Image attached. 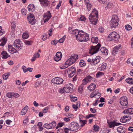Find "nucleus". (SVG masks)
<instances>
[{"label":"nucleus","instance_id":"1","mask_svg":"<svg viewBox=\"0 0 133 133\" xmlns=\"http://www.w3.org/2000/svg\"><path fill=\"white\" fill-rule=\"evenodd\" d=\"M98 16V11L96 9H94L89 17L92 24H96L97 21Z\"/></svg>","mask_w":133,"mask_h":133},{"label":"nucleus","instance_id":"2","mask_svg":"<svg viewBox=\"0 0 133 133\" xmlns=\"http://www.w3.org/2000/svg\"><path fill=\"white\" fill-rule=\"evenodd\" d=\"M78 55H72L70 58L68 59L65 62V65H67V66H62L61 67V69H64L68 66H70L71 64L75 62L76 60L77 59Z\"/></svg>","mask_w":133,"mask_h":133},{"label":"nucleus","instance_id":"3","mask_svg":"<svg viewBox=\"0 0 133 133\" xmlns=\"http://www.w3.org/2000/svg\"><path fill=\"white\" fill-rule=\"evenodd\" d=\"M80 32L78 36H77V39L81 42H86L89 40V38L88 34L82 31H80Z\"/></svg>","mask_w":133,"mask_h":133},{"label":"nucleus","instance_id":"4","mask_svg":"<svg viewBox=\"0 0 133 133\" xmlns=\"http://www.w3.org/2000/svg\"><path fill=\"white\" fill-rule=\"evenodd\" d=\"M119 21V18L116 15H113L112 17V19L110 21L111 28H116L117 26L118 25Z\"/></svg>","mask_w":133,"mask_h":133},{"label":"nucleus","instance_id":"5","mask_svg":"<svg viewBox=\"0 0 133 133\" xmlns=\"http://www.w3.org/2000/svg\"><path fill=\"white\" fill-rule=\"evenodd\" d=\"M101 46V44L98 43L97 45L91 47V49L89 50V53L92 55L98 52Z\"/></svg>","mask_w":133,"mask_h":133},{"label":"nucleus","instance_id":"6","mask_svg":"<svg viewBox=\"0 0 133 133\" xmlns=\"http://www.w3.org/2000/svg\"><path fill=\"white\" fill-rule=\"evenodd\" d=\"M79 127V125L78 123L73 122H71L69 125V130L75 131L77 130Z\"/></svg>","mask_w":133,"mask_h":133},{"label":"nucleus","instance_id":"7","mask_svg":"<svg viewBox=\"0 0 133 133\" xmlns=\"http://www.w3.org/2000/svg\"><path fill=\"white\" fill-rule=\"evenodd\" d=\"M76 72V69L74 67H72L68 69L67 73L69 77H71L74 76Z\"/></svg>","mask_w":133,"mask_h":133},{"label":"nucleus","instance_id":"8","mask_svg":"<svg viewBox=\"0 0 133 133\" xmlns=\"http://www.w3.org/2000/svg\"><path fill=\"white\" fill-rule=\"evenodd\" d=\"M63 79L60 77H55L53 78L51 80L52 82L56 84H62L63 82Z\"/></svg>","mask_w":133,"mask_h":133},{"label":"nucleus","instance_id":"9","mask_svg":"<svg viewBox=\"0 0 133 133\" xmlns=\"http://www.w3.org/2000/svg\"><path fill=\"white\" fill-rule=\"evenodd\" d=\"M27 18L31 24L33 25L35 23L36 20L35 19V17L33 14L30 13L28 16Z\"/></svg>","mask_w":133,"mask_h":133},{"label":"nucleus","instance_id":"10","mask_svg":"<svg viewBox=\"0 0 133 133\" xmlns=\"http://www.w3.org/2000/svg\"><path fill=\"white\" fill-rule=\"evenodd\" d=\"M51 16L49 11L45 13L43 15V19L44 20V22L45 23L48 22L49 19L51 18Z\"/></svg>","mask_w":133,"mask_h":133},{"label":"nucleus","instance_id":"11","mask_svg":"<svg viewBox=\"0 0 133 133\" xmlns=\"http://www.w3.org/2000/svg\"><path fill=\"white\" fill-rule=\"evenodd\" d=\"M120 103L122 106H126L128 104L127 97H121L120 99Z\"/></svg>","mask_w":133,"mask_h":133},{"label":"nucleus","instance_id":"12","mask_svg":"<svg viewBox=\"0 0 133 133\" xmlns=\"http://www.w3.org/2000/svg\"><path fill=\"white\" fill-rule=\"evenodd\" d=\"M100 57L99 56L96 57L95 58L92 59L91 64L92 65H95L99 62L100 61Z\"/></svg>","mask_w":133,"mask_h":133},{"label":"nucleus","instance_id":"13","mask_svg":"<svg viewBox=\"0 0 133 133\" xmlns=\"http://www.w3.org/2000/svg\"><path fill=\"white\" fill-rule=\"evenodd\" d=\"M104 4L106 6L105 8V9L106 10L111 8L113 6L112 3L107 0H105Z\"/></svg>","mask_w":133,"mask_h":133},{"label":"nucleus","instance_id":"14","mask_svg":"<svg viewBox=\"0 0 133 133\" xmlns=\"http://www.w3.org/2000/svg\"><path fill=\"white\" fill-rule=\"evenodd\" d=\"M62 56L61 52H57L56 55L55 56L54 59L56 61L60 60Z\"/></svg>","mask_w":133,"mask_h":133},{"label":"nucleus","instance_id":"15","mask_svg":"<svg viewBox=\"0 0 133 133\" xmlns=\"http://www.w3.org/2000/svg\"><path fill=\"white\" fill-rule=\"evenodd\" d=\"M131 119V117L130 116H123L120 119V121L123 123H125L129 121Z\"/></svg>","mask_w":133,"mask_h":133},{"label":"nucleus","instance_id":"16","mask_svg":"<svg viewBox=\"0 0 133 133\" xmlns=\"http://www.w3.org/2000/svg\"><path fill=\"white\" fill-rule=\"evenodd\" d=\"M107 123L110 128L114 127L115 126H117L121 124V123H119L112 122H109L108 121Z\"/></svg>","mask_w":133,"mask_h":133},{"label":"nucleus","instance_id":"17","mask_svg":"<svg viewBox=\"0 0 133 133\" xmlns=\"http://www.w3.org/2000/svg\"><path fill=\"white\" fill-rule=\"evenodd\" d=\"M9 52L11 53L14 54L17 52V50L13 48L12 45H9L8 46Z\"/></svg>","mask_w":133,"mask_h":133},{"label":"nucleus","instance_id":"18","mask_svg":"<svg viewBox=\"0 0 133 133\" xmlns=\"http://www.w3.org/2000/svg\"><path fill=\"white\" fill-rule=\"evenodd\" d=\"M123 113L124 114H133V108H130L127 109L125 110L123 112Z\"/></svg>","mask_w":133,"mask_h":133},{"label":"nucleus","instance_id":"19","mask_svg":"<svg viewBox=\"0 0 133 133\" xmlns=\"http://www.w3.org/2000/svg\"><path fill=\"white\" fill-rule=\"evenodd\" d=\"M121 47V45H119L115 47L113 50L112 55L114 56L116 54V53L118 51L119 49V48H120Z\"/></svg>","mask_w":133,"mask_h":133},{"label":"nucleus","instance_id":"20","mask_svg":"<svg viewBox=\"0 0 133 133\" xmlns=\"http://www.w3.org/2000/svg\"><path fill=\"white\" fill-rule=\"evenodd\" d=\"M41 3L45 6H47L49 4L48 0H39Z\"/></svg>","mask_w":133,"mask_h":133},{"label":"nucleus","instance_id":"21","mask_svg":"<svg viewBox=\"0 0 133 133\" xmlns=\"http://www.w3.org/2000/svg\"><path fill=\"white\" fill-rule=\"evenodd\" d=\"M96 86L95 84L91 83L87 88L90 91H92L94 90L96 88Z\"/></svg>","mask_w":133,"mask_h":133},{"label":"nucleus","instance_id":"22","mask_svg":"<svg viewBox=\"0 0 133 133\" xmlns=\"http://www.w3.org/2000/svg\"><path fill=\"white\" fill-rule=\"evenodd\" d=\"M100 51L105 55H107L108 54V50L105 47H102L100 49Z\"/></svg>","mask_w":133,"mask_h":133},{"label":"nucleus","instance_id":"23","mask_svg":"<svg viewBox=\"0 0 133 133\" xmlns=\"http://www.w3.org/2000/svg\"><path fill=\"white\" fill-rule=\"evenodd\" d=\"M28 109V107L27 105L25 106L24 108L23 109L21 112V115H25Z\"/></svg>","mask_w":133,"mask_h":133},{"label":"nucleus","instance_id":"24","mask_svg":"<svg viewBox=\"0 0 133 133\" xmlns=\"http://www.w3.org/2000/svg\"><path fill=\"white\" fill-rule=\"evenodd\" d=\"M1 54L2 56V57L3 58H7L10 56L8 54L6 51H4L2 52Z\"/></svg>","mask_w":133,"mask_h":133},{"label":"nucleus","instance_id":"25","mask_svg":"<svg viewBox=\"0 0 133 133\" xmlns=\"http://www.w3.org/2000/svg\"><path fill=\"white\" fill-rule=\"evenodd\" d=\"M28 8L29 11L33 12L35 10V7L34 4H31L28 6Z\"/></svg>","mask_w":133,"mask_h":133},{"label":"nucleus","instance_id":"26","mask_svg":"<svg viewBox=\"0 0 133 133\" xmlns=\"http://www.w3.org/2000/svg\"><path fill=\"white\" fill-rule=\"evenodd\" d=\"M72 31L71 34H74L77 38V36H78L80 32H79L78 30L77 29L73 30Z\"/></svg>","mask_w":133,"mask_h":133},{"label":"nucleus","instance_id":"27","mask_svg":"<svg viewBox=\"0 0 133 133\" xmlns=\"http://www.w3.org/2000/svg\"><path fill=\"white\" fill-rule=\"evenodd\" d=\"M66 85L68 88L70 90L71 93L73 91V85L72 84L69 83L67 84Z\"/></svg>","mask_w":133,"mask_h":133},{"label":"nucleus","instance_id":"28","mask_svg":"<svg viewBox=\"0 0 133 133\" xmlns=\"http://www.w3.org/2000/svg\"><path fill=\"white\" fill-rule=\"evenodd\" d=\"M91 42L92 43H97L98 42V39L97 37H93L91 38Z\"/></svg>","mask_w":133,"mask_h":133},{"label":"nucleus","instance_id":"29","mask_svg":"<svg viewBox=\"0 0 133 133\" xmlns=\"http://www.w3.org/2000/svg\"><path fill=\"white\" fill-rule=\"evenodd\" d=\"M125 81L127 83L129 84H133V78L129 77L125 80Z\"/></svg>","mask_w":133,"mask_h":133},{"label":"nucleus","instance_id":"30","mask_svg":"<svg viewBox=\"0 0 133 133\" xmlns=\"http://www.w3.org/2000/svg\"><path fill=\"white\" fill-rule=\"evenodd\" d=\"M56 123L55 122H52L49 124L50 129L53 128L56 125Z\"/></svg>","mask_w":133,"mask_h":133},{"label":"nucleus","instance_id":"31","mask_svg":"<svg viewBox=\"0 0 133 133\" xmlns=\"http://www.w3.org/2000/svg\"><path fill=\"white\" fill-rule=\"evenodd\" d=\"M10 74V73L8 72L6 73L3 75V79L4 80H6L9 77Z\"/></svg>","mask_w":133,"mask_h":133},{"label":"nucleus","instance_id":"32","mask_svg":"<svg viewBox=\"0 0 133 133\" xmlns=\"http://www.w3.org/2000/svg\"><path fill=\"white\" fill-rule=\"evenodd\" d=\"M1 42L0 44V46H4L6 43V40L4 38H2L1 39Z\"/></svg>","mask_w":133,"mask_h":133},{"label":"nucleus","instance_id":"33","mask_svg":"<svg viewBox=\"0 0 133 133\" xmlns=\"http://www.w3.org/2000/svg\"><path fill=\"white\" fill-rule=\"evenodd\" d=\"M87 121L86 120H80V123L81 124V127H82L84 126L85 124H86Z\"/></svg>","mask_w":133,"mask_h":133},{"label":"nucleus","instance_id":"34","mask_svg":"<svg viewBox=\"0 0 133 133\" xmlns=\"http://www.w3.org/2000/svg\"><path fill=\"white\" fill-rule=\"evenodd\" d=\"M115 35V36H114V38H111V40L116 41L119 38L120 36L117 33L116 35V34Z\"/></svg>","mask_w":133,"mask_h":133},{"label":"nucleus","instance_id":"35","mask_svg":"<svg viewBox=\"0 0 133 133\" xmlns=\"http://www.w3.org/2000/svg\"><path fill=\"white\" fill-rule=\"evenodd\" d=\"M29 37L28 34L27 32L23 33L22 35V38L24 39H26Z\"/></svg>","mask_w":133,"mask_h":133},{"label":"nucleus","instance_id":"36","mask_svg":"<svg viewBox=\"0 0 133 133\" xmlns=\"http://www.w3.org/2000/svg\"><path fill=\"white\" fill-rule=\"evenodd\" d=\"M79 64L80 66L81 67H83L86 65L85 62L83 60H81L80 61Z\"/></svg>","mask_w":133,"mask_h":133},{"label":"nucleus","instance_id":"37","mask_svg":"<svg viewBox=\"0 0 133 133\" xmlns=\"http://www.w3.org/2000/svg\"><path fill=\"white\" fill-rule=\"evenodd\" d=\"M117 34V33H116V32L114 31L113 32L111 33V34H110L109 35V38H110L111 37V38H114V36H115V35Z\"/></svg>","mask_w":133,"mask_h":133},{"label":"nucleus","instance_id":"38","mask_svg":"<svg viewBox=\"0 0 133 133\" xmlns=\"http://www.w3.org/2000/svg\"><path fill=\"white\" fill-rule=\"evenodd\" d=\"M70 97L72 101L75 102L77 100V98L76 97H74L72 95H70Z\"/></svg>","mask_w":133,"mask_h":133},{"label":"nucleus","instance_id":"39","mask_svg":"<svg viewBox=\"0 0 133 133\" xmlns=\"http://www.w3.org/2000/svg\"><path fill=\"white\" fill-rule=\"evenodd\" d=\"M117 131L121 133H123V132L124 131L123 130V127H118L117 128Z\"/></svg>","mask_w":133,"mask_h":133},{"label":"nucleus","instance_id":"40","mask_svg":"<svg viewBox=\"0 0 133 133\" xmlns=\"http://www.w3.org/2000/svg\"><path fill=\"white\" fill-rule=\"evenodd\" d=\"M85 78L87 81L88 82L91 81L92 79H93V78L91 77L90 75H89L87 76L86 77H85Z\"/></svg>","mask_w":133,"mask_h":133},{"label":"nucleus","instance_id":"41","mask_svg":"<svg viewBox=\"0 0 133 133\" xmlns=\"http://www.w3.org/2000/svg\"><path fill=\"white\" fill-rule=\"evenodd\" d=\"M125 28L126 30H130L132 29L131 26L129 25H126L125 26Z\"/></svg>","mask_w":133,"mask_h":133},{"label":"nucleus","instance_id":"42","mask_svg":"<svg viewBox=\"0 0 133 133\" xmlns=\"http://www.w3.org/2000/svg\"><path fill=\"white\" fill-rule=\"evenodd\" d=\"M64 92H66V93H71L70 91V90H69L67 88L66 85V86L64 87Z\"/></svg>","mask_w":133,"mask_h":133},{"label":"nucleus","instance_id":"43","mask_svg":"<svg viewBox=\"0 0 133 133\" xmlns=\"http://www.w3.org/2000/svg\"><path fill=\"white\" fill-rule=\"evenodd\" d=\"M103 75V73L99 71L96 74V77L98 78L99 77L102 76Z\"/></svg>","mask_w":133,"mask_h":133},{"label":"nucleus","instance_id":"44","mask_svg":"<svg viewBox=\"0 0 133 133\" xmlns=\"http://www.w3.org/2000/svg\"><path fill=\"white\" fill-rule=\"evenodd\" d=\"M84 86L82 85H81L79 87L78 89V91L80 93H81L82 91L83 90V88Z\"/></svg>","mask_w":133,"mask_h":133},{"label":"nucleus","instance_id":"45","mask_svg":"<svg viewBox=\"0 0 133 133\" xmlns=\"http://www.w3.org/2000/svg\"><path fill=\"white\" fill-rule=\"evenodd\" d=\"M87 6V9H88V10L89 11L91 10V5L90 3H89L88 4H86Z\"/></svg>","mask_w":133,"mask_h":133},{"label":"nucleus","instance_id":"46","mask_svg":"<svg viewBox=\"0 0 133 133\" xmlns=\"http://www.w3.org/2000/svg\"><path fill=\"white\" fill-rule=\"evenodd\" d=\"M65 36H64L62 38H60L58 42L61 43H63L64 41V39L65 38Z\"/></svg>","mask_w":133,"mask_h":133},{"label":"nucleus","instance_id":"47","mask_svg":"<svg viewBox=\"0 0 133 133\" xmlns=\"http://www.w3.org/2000/svg\"><path fill=\"white\" fill-rule=\"evenodd\" d=\"M6 95L9 98H11L13 96L12 93L11 92H8L6 94Z\"/></svg>","mask_w":133,"mask_h":133},{"label":"nucleus","instance_id":"48","mask_svg":"<svg viewBox=\"0 0 133 133\" xmlns=\"http://www.w3.org/2000/svg\"><path fill=\"white\" fill-rule=\"evenodd\" d=\"M21 12L23 15H26V10L24 8H23L21 10Z\"/></svg>","mask_w":133,"mask_h":133},{"label":"nucleus","instance_id":"49","mask_svg":"<svg viewBox=\"0 0 133 133\" xmlns=\"http://www.w3.org/2000/svg\"><path fill=\"white\" fill-rule=\"evenodd\" d=\"M20 40L19 39L16 40L14 42V45H16V44H20Z\"/></svg>","mask_w":133,"mask_h":133},{"label":"nucleus","instance_id":"50","mask_svg":"<svg viewBox=\"0 0 133 133\" xmlns=\"http://www.w3.org/2000/svg\"><path fill=\"white\" fill-rule=\"evenodd\" d=\"M88 83V81L86 80L84 78L82 80V83L81 85L84 86V85Z\"/></svg>","mask_w":133,"mask_h":133},{"label":"nucleus","instance_id":"51","mask_svg":"<svg viewBox=\"0 0 133 133\" xmlns=\"http://www.w3.org/2000/svg\"><path fill=\"white\" fill-rule=\"evenodd\" d=\"M99 128V127L97 126L95 124L94 125L93 129L94 130H95L96 131H98Z\"/></svg>","mask_w":133,"mask_h":133},{"label":"nucleus","instance_id":"52","mask_svg":"<svg viewBox=\"0 0 133 133\" xmlns=\"http://www.w3.org/2000/svg\"><path fill=\"white\" fill-rule=\"evenodd\" d=\"M25 44L26 45H30L32 43V41H25L24 42Z\"/></svg>","mask_w":133,"mask_h":133},{"label":"nucleus","instance_id":"53","mask_svg":"<svg viewBox=\"0 0 133 133\" xmlns=\"http://www.w3.org/2000/svg\"><path fill=\"white\" fill-rule=\"evenodd\" d=\"M95 115H94L92 114H90L86 116L85 118L86 119H88L90 117H95Z\"/></svg>","mask_w":133,"mask_h":133},{"label":"nucleus","instance_id":"54","mask_svg":"<svg viewBox=\"0 0 133 133\" xmlns=\"http://www.w3.org/2000/svg\"><path fill=\"white\" fill-rule=\"evenodd\" d=\"M15 24V23L14 22H13L12 23L11 27L12 29L14 30L15 28L16 25Z\"/></svg>","mask_w":133,"mask_h":133},{"label":"nucleus","instance_id":"55","mask_svg":"<svg viewBox=\"0 0 133 133\" xmlns=\"http://www.w3.org/2000/svg\"><path fill=\"white\" fill-rule=\"evenodd\" d=\"M16 49H17L18 50H19L20 49V47L21 46L20 44H18V45L16 44V45H14Z\"/></svg>","mask_w":133,"mask_h":133},{"label":"nucleus","instance_id":"56","mask_svg":"<svg viewBox=\"0 0 133 133\" xmlns=\"http://www.w3.org/2000/svg\"><path fill=\"white\" fill-rule=\"evenodd\" d=\"M4 32V31L2 30V27L0 26V36L3 35Z\"/></svg>","mask_w":133,"mask_h":133},{"label":"nucleus","instance_id":"57","mask_svg":"<svg viewBox=\"0 0 133 133\" xmlns=\"http://www.w3.org/2000/svg\"><path fill=\"white\" fill-rule=\"evenodd\" d=\"M97 95V93H95V92H92L91 94L90 97L91 98H92L94 97Z\"/></svg>","mask_w":133,"mask_h":133},{"label":"nucleus","instance_id":"58","mask_svg":"<svg viewBox=\"0 0 133 133\" xmlns=\"http://www.w3.org/2000/svg\"><path fill=\"white\" fill-rule=\"evenodd\" d=\"M44 127L48 129H50V128L49 127V124L48 123H45L44 125Z\"/></svg>","mask_w":133,"mask_h":133},{"label":"nucleus","instance_id":"59","mask_svg":"<svg viewBox=\"0 0 133 133\" xmlns=\"http://www.w3.org/2000/svg\"><path fill=\"white\" fill-rule=\"evenodd\" d=\"M57 40H54L53 41H51V43L52 45H55L57 43Z\"/></svg>","mask_w":133,"mask_h":133},{"label":"nucleus","instance_id":"60","mask_svg":"<svg viewBox=\"0 0 133 133\" xmlns=\"http://www.w3.org/2000/svg\"><path fill=\"white\" fill-rule=\"evenodd\" d=\"M22 68L24 72L25 73L27 72V69H26V68L25 66H22Z\"/></svg>","mask_w":133,"mask_h":133},{"label":"nucleus","instance_id":"61","mask_svg":"<svg viewBox=\"0 0 133 133\" xmlns=\"http://www.w3.org/2000/svg\"><path fill=\"white\" fill-rule=\"evenodd\" d=\"M80 19L81 21H84L86 19L85 17L83 16H81L80 18Z\"/></svg>","mask_w":133,"mask_h":133},{"label":"nucleus","instance_id":"62","mask_svg":"<svg viewBox=\"0 0 133 133\" xmlns=\"http://www.w3.org/2000/svg\"><path fill=\"white\" fill-rule=\"evenodd\" d=\"M90 111L93 113H95L96 111V110L95 109L92 108H90Z\"/></svg>","mask_w":133,"mask_h":133},{"label":"nucleus","instance_id":"63","mask_svg":"<svg viewBox=\"0 0 133 133\" xmlns=\"http://www.w3.org/2000/svg\"><path fill=\"white\" fill-rule=\"evenodd\" d=\"M62 3V1H59V3L57 5L56 9H59V7L61 5V4Z\"/></svg>","mask_w":133,"mask_h":133},{"label":"nucleus","instance_id":"64","mask_svg":"<svg viewBox=\"0 0 133 133\" xmlns=\"http://www.w3.org/2000/svg\"><path fill=\"white\" fill-rule=\"evenodd\" d=\"M49 108L48 107H45L43 110V112L44 113H45L46 112L48 111Z\"/></svg>","mask_w":133,"mask_h":133}]
</instances>
